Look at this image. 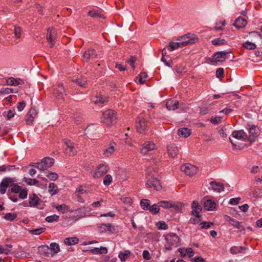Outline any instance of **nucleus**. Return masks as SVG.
<instances>
[{"label": "nucleus", "mask_w": 262, "mask_h": 262, "mask_svg": "<svg viewBox=\"0 0 262 262\" xmlns=\"http://www.w3.org/2000/svg\"><path fill=\"white\" fill-rule=\"evenodd\" d=\"M14 179L7 177L3 179L0 184V193L4 194L8 187H10L9 191L14 193H19L18 197L21 199L27 198L28 195V189L22 188V187L15 184Z\"/></svg>", "instance_id": "obj_1"}, {"label": "nucleus", "mask_w": 262, "mask_h": 262, "mask_svg": "<svg viewBox=\"0 0 262 262\" xmlns=\"http://www.w3.org/2000/svg\"><path fill=\"white\" fill-rule=\"evenodd\" d=\"M155 170L152 167L147 168L146 171V178L147 180L146 183L147 188L153 187L157 191L161 189L162 186L159 181L155 178Z\"/></svg>", "instance_id": "obj_2"}, {"label": "nucleus", "mask_w": 262, "mask_h": 262, "mask_svg": "<svg viewBox=\"0 0 262 262\" xmlns=\"http://www.w3.org/2000/svg\"><path fill=\"white\" fill-rule=\"evenodd\" d=\"M39 250L44 251V254L47 257L52 256L60 251L59 245L56 243H52L49 247L47 245H43L39 247Z\"/></svg>", "instance_id": "obj_3"}, {"label": "nucleus", "mask_w": 262, "mask_h": 262, "mask_svg": "<svg viewBox=\"0 0 262 262\" xmlns=\"http://www.w3.org/2000/svg\"><path fill=\"white\" fill-rule=\"evenodd\" d=\"M102 122L106 125H111L116 120L115 111L112 110H108L102 114Z\"/></svg>", "instance_id": "obj_4"}, {"label": "nucleus", "mask_w": 262, "mask_h": 262, "mask_svg": "<svg viewBox=\"0 0 262 262\" xmlns=\"http://www.w3.org/2000/svg\"><path fill=\"white\" fill-rule=\"evenodd\" d=\"M165 239L168 245V247H165V249L166 250H170L172 246L178 245L180 239L176 233H169L165 235Z\"/></svg>", "instance_id": "obj_5"}, {"label": "nucleus", "mask_w": 262, "mask_h": 262, "mask_svg": "<svg viewBox=\"0 0 262 262\" xmlns=\"http://www.w3.org/2000/svg\"><path fill=\"white\" fill-rule=\"evenodd\" d=\"M178 40L181 42L183 47H185L196 42L198 41V38L193 34H187L179 37Z\"/></svg>", "instance_id": "obj_6"}, {"label": "nucleus", "mask_w": 262, "mask_h": 262, "mask_svg": "<svg viewBox=\"0 0 262 262\" xmlns=\"http://www.w3.org/2000/svg\"><path fill=\"white\" fill-rule=\"evenodd\" d=\"M181 169L189 176L195 174L198 171V168L190 164H185L181 167Z\"/></svg>", "instance_id": "obj_7"}, {"label": "nucleus", "mask_w": 262, "mask_h": 262, "mask_svg": "<svg viewBox=\"0 0 262 262\" xmlns=\"http://www.w3.org/2000/svg\"><path fill=\"white\" fill-rule=\"evenodd\" d=\"M57 37L56 31L53 28H49L47 32V40L49 42L50 48H53L54 46Z\"/></svg>", "instance_id": "obj_8"}, {"label": "nucleus", "mask_w": 262, "mask_h": 262, "mask_svg": "<svg viewBox=\"0 0 262 262\" xmlns=\"http://www.w3.org/2000/svg\"><path fill=\"white\" fill-rule=\"evenodd\" d=\"M53 94L58 99H64L66 96V90L61 84H57L53 88Z\"/></svg>", "instance_id": "obj_9"}, {"label": "nucleus", "mask_w": 262, "mask_h": 262, "mask_svg": "<svg viewBox=\"0 0 262 262\" xmlns=\"http://www.w3.org/2000/svg\"><path fill=\"white\" fill-rule=\"evenodd\" d=\"M136 128L139 133L145 134L148 129L147 122L143 118L138 117L137 120Z\"/></svg>", "instance_id": "obj_10"}, {"label": "nucleus", "mask_w": 262, "mask_h": 262, "mask_svg": "<svg viewBox=\"0 0 262 262\" xmlns=\"http://www.w3.org/2000/svg\"><path fill=\"white\" fill-rule=\"evenodd\" d=\"M64 144L67 146L64 149L66 154L71 157L75 156L77 153V151L74 146L73 143L70 140L64 139Z\"/></svg>", "instance_id": "obj_11"}, {"label": "nucleus", "mask_w": 262, "mask_h": 262, "mask_svg": "<svg viewBox=\"0 0 262 262\" xmlns=\"http://www.w3.org/2000/svg\"><path fill=\"white\" fill-rule=\"evenodd\" d=\"M98 231L100 233H113L115 231V228L111 224H99L97 225Z\"/></svg>", "instance_id": "obj_12"}, {"label": "nucleus", "mask_w": 262, "mask_h": 262, "mask_svg": "<svg viewBox=\"0 0 262 262\" xmlns=\"http://www.w3.org/2000/svg\"><path fill=\"white\" fill-rule=\"evenodd\" d=\"M156 145L152 142L146 141L141 148V152L144 155L150 154L156 149Z\"/></svg>", "instance_id": "obj_13"}, {"label": "nucleus", "mask_w": 262, "mask_h": 262, "mask_svg": "<svg viewBox=\"0 0 262 262\" xmlns=\"http://www.w3.org/2000/svg\"><path fill=\"white\" fill-rule=\"evenodd\" d=\"M108 170V168L106 165L103 164H100L98 165L96 169L93 177L95 178H100L105 175Z\"/></svg>", "instance_id": "obj_14"}, {"label": "nucleus", "mask_w": 262, "mask_h": 262, "mask_svg": "<svg viewBox=\"0 0 262 262\" xmlns=\"http://www.w3.org/2000/svg\"><path fill=\"white\" fill-rule=\"evenodd\" d=\"M37 114V112L34 108L31 107L26 115L25 120L26 124L31 125L33 122L34 118Z\"/></svg>", "instance_id": "obj_15"}, {"label": "nucleus", "mask_w": 262, "mask_h": 262, "mask_svg": "<svg viewBox=\"0 0 262 262\" xmlns=\"http://www.w3.org/2000/svg\"><path fill=\"white\" fill-rule=\"evenodd\" d=\"M29 205L31 207H38L41 201V199L35 194L29 195Z\"/></svg>", "instance_id": "obj_16"}, {"label": "nucleus", "mask_w": 262, "mask_h": 262, "mask_svg": "<svg viewBox=\"0 0 262 262\" xmlns=\"http://www.w3.org/2000/svg\"><path fill=\"white\" fill-rule=\"evenodd\" d=\"M97 53L95 50L89 49L86 51L83 55V60L88 62L91 59H94L97 57Z\"/></svg>", "instance_id": "obj_17"}, {"label": "nucleus", "mask_w": 262, "mask_h": 262, "mask_svg": "<svg viewBox=\"0 0 262 262\" xmlns=\"http://www.w3.org/2000/svg\"><path fill=\"white\" fill-rule=\"evenodd\" d=\"M191 207L192 208L191 211L192 214L198 218H200L201 216L199 213L202 211V208L201 206L199 205V202L197 201H193Z\"/></svg>", "instance_id": "obj_18"}, {"label": "nucleus", "mask_w": 262, "mask_h": 262, "mask_svg": "<svg viewBox=\"0 0 262 262\" xmlns=\"http://www.w3.org/2000/svg\"><path fill=\"white\" fill-rule=\"evenodd\" d=\"M229 53V51H218L214 53V57L216 61L222 62L224 61L227 57V54Z\"/></svg>", "instance_id": "obj_19"}, {"label": "nucleus", "mask_w": 262, "mask_h": 262, "mask_svg": "<svg viewBox=\"0 0 262 262\" xmlns=\"http://www.w3.org/2000/svg\"><path fill=\"white\" fill-rule=\"evenodd\" d=\"M232 135L234 138L242 141H245L247 138V134L243 130L234 131Z\"/></svg>", "instance_id": "obj_20"}, {"label": "nucleus", "mask_w": 262, "mask_h": 262, "mask_svg": "<svg viewBox=\"0 0 262 262\" xmlns=\"http://www.w3.org/2000/svg\"><path fill=\"white\" fill-rule=\"evenodd\" d=\"M167 152L169 156L172 158H175L177 156L179 151V148L175 145L172 144L167 146Z\"/></svg>", "instance_id": "obj_21"}, {"label": "nucleus", "mask_w": 262, "mask_h": 262, "mask_svg": "<svg viewBox=\"0 0 262 262\" xmlns=\"http://www.w3.org/2000/svg\"><path fill=\"white\" fill-rule=\"evenodd\" d=\"M179 104L178 101L175 99H169L167 101L166 106L168 110L174 111L178 108Z\"/></svg>", "instance_id": "obj_22"}, {"label": "nucleus", "mask_w": 262, "mask_h": 262, "mask_svg": "<svg viewBox=\"0 0 262 262\" xmlns=\"http://www.w3.org/2000/svg\"><path fill=\"white\" fill-rule=\"evenodd\" d=\"M159 206L166 209L177 207L175 203L172 201H162L159 202Z\"/></svg>", "instance_id": "obj_23"}, {"label": "nucleus", "mask_w": 262, "mask_h": 262, "mask_svg": "<svg viewBox=\"0 0 262 262\" xmlns=\"http://www.w3.org/2000/svg\"><path fill=\"white\" fill-rule=\"evenodd\" d=\"M247 24V20L242 17L236 18L234 23V26L237 29L245 27Z\"/></svg>", "instance_id": "obj_24"}, {"label": "nucleus", "mask_w": 262, "mask_h": 262, "mask_svg": "<svg viewBox=\"0 0 262 262\" xmlns=\"http://www.w3.org/2000/svg\"><path fill=\"white\" fill-rule=\"evenodd\" d=\"M215 202L211 199H207L204 202V208L207 210H212L215 208Z\"/></svg>", "instance_id": "obj_25"}, {"label": "nucleus", "mask_w": 262, "mask_h": 262, "mask_svg": "<svg viewBox=\"0 0 262 262\" xmlns=\"http://www.w3.org/2000/svg\"><path fill=\"white\" fill-rule=\"evenodd\" d=\"M23 81L20 79H15L13 77L8 78L6 81V83L8 85H18L23 84Z\"/></svg>", "instance_id": "obj_26"}, {"label": "nucleus", "mask_w": 262, "mask_h": 262, "mask_svg": "<svg viewBox=\"0 0 262 262\" xmlns=\"http://www.w3.org/2000/svg\"><path fill=\"white\" fill-rule=\"evenodd\" d=\"M210 185L211 186L212 189L217 192H221L224 189V187L223 184H221L215 182H211Z\"/></svg>", "instance_id": "obj_27"}, {"label": "nucleus", "mask_w": 262, "mask_h": 262, "mask_svg": "<svg viewBox=\"0 0 262 262\" xmlns=\"http://www.w3.org/2000/svg\"><path fill=\"white\" fill-rule=\"evenodd\" d=\"M88 14L90 16L92 17H99L103 19L105 18V17L103 14H102L99 10H97L93 9L92 10H90Z\"/></svg>", "instance_id": "obj_28"}, {"label": "nucleus", "mask_w": 262, "mask_h": 262, "mask_svg": "<svg viewBox=\"0 0 262 262\" xmlns=\"http://www.w3.org/2000/svg\"><path fill=\"white\" fill-rule=\"evenodd\" d=\"M93 101L96 104L100 105L107 102L108 101V98L106 97L96 96Z\"/></svg>", "instance_id": "obj_29"}, {"label": "nucleus", "mask_w": 262, "mask_h": 262, "mask_svg": "<svg viewBox=\"0 0 262 262\" xmlns=\"http://www.w3.org/2000/svg\"><path fill=\"white\" fill-rule=\"evenodd\" d=\"M93 254H105L107 252V249L106 247H101L100 248H94L88 250Z\"/></svg>", "instance_id": "obj_30"}, {"label": "nucleus", "mask_w": 262, "mask_h": 262, "mask_svg": "<svg viewBox=\"0 0 262 262\" xmlns=\"http://www.w3.org/2000/svg\"><path fill=\"white\" fill-rule=\"evenodd\" d=\"M115 147L116 144L115 143L111 144L109 147H108L105 149L103 152V155L105 157H109L111 156L115 150Z\"/></svg>", "instance_id": "obj_31"}, {"label": "nucleus", "mask_w": 262, "mask_h": 262, "mask_svg": "<svg viewBox=\"0 0 262 262\" xmlns=\"http://www.w3.org/2000/svg\"><path fill=\"white\" fill-rule=\"evenodd\" d=\"M250 138H252L251 140L258 137L259 134V129L255 126L251 127L249 129Z\"/></svg>", "instance_id": "obj_32"}, {"label": "nucleus", "mask_w": 262, "mask_h": 262, "mask_svg": "<svg viewBox=\"0 0 262 262\" xmlns=\"http://www.w3.org/2000/svg\"><path fill=\"white\" fill-rule=\"evenodd\" d=\"M191 134L190 130L187 128H182L178 130V135L179 136L187 138Z\"/></svg>", "instance_id": "obj_33"}, {"label": "nucleus", "mask_w": 262, "mask_h": 262, "mask_svg": "<svg viewBox=\"0 0 262 262\" xmlns=\"http://www.w3.org/2000/svg\"><path fill=\"white\" fill-rule=\"evenodd\" d=\"M48 192L51 195L56 194L58 192L57 185L54 183H50L49 185Z\"/></svg>", "instance_id": "obj_34"}, {"label": "nucleus", "mask_w": 262, "mask_h": 262, "mask_svg": "<svg viewBox=\"0 0 262 262\" xmlns=\"http://www.w3.org/2000/svg\"><path fill=\"white\" fill-rule=\"evenodd\" d=\"M147 77V73L145 72H142L136 77V82L137 83L143 84L146 81Z\"/></svg>", "instance_id": "obj_35"}, {"label": "nucleus", "mask_w": 262, "mask_h": 262, "mask_svg": "<svg viewBox=\"0 0 262 262\" xmlns=\"http://www.w3.org/2000/svg\"><path fill=\"white\" fill-rule=\"evenodd\" d=\"M46 169L52 166L54 163V159L50 157H45L42 159Z\"/></svg>", "instance_id": "obj_36"}, {"label": "nucleus", "mask_w": 262, "mask_h": 262, "mask_svg": "<svg viewBox=\"0 0 262 262\" xmlns=\"http://www.w3.org/2000/svg\"><path fill=\"white\" fill-rule=\"evenodd\" d=\"M79 242V239L76 237H71L66 238L64 240V243L68 246L75 245Z\"/></svg>", "instance_id": "obj_37"}, {"label": "nucleus", "mask_w": 262, "mask_h": 262, "mask_svg": "<svg viewBox=\"0 0 262 262\" xmlns=\"http://www.w3.org/2000/svg\"><path fill=\"white\" fill-rule=\"evenodd\" d=\"M183 47L181 42L179 41L178 42H170L169 44L168 49L170 51H172L176 49H178L179 48Z\"/></svg>", "instance_id": "obj_38"}, {"label": "nucleus", "mask_w": 262, "mask_h": 262, "mask_svg": "<svg viewBox=\"0 0 262 262\" xmlns=\"http://www.w3.org/2000/svg\"><path fill=\"white\" fill-rule=\"evenodd\" d=\"M30 166L34 167L40 170L44 171L46 170V168L44 165V163L41 160L40 162L33 163L30 165Z\"/></svg>", "instance_id": "obj_39"}, {"label": "nucleus", "mask_w": 262, "mask_h": 262, "mask_svg": "<svg viewBox=\"0 0 262 262\" xmlns=\"http://www.w3.org/2000/svg\"><path fill=\"white\" fill-rule=\"evenodd\" d=\"M245 249V247L242 246H233L230 248V251L232 254H237L242 253V251Z\"/></svg>", "instance_id": "obj_40"}, {"label": "nucleus", "mask_w": 262, "mask_h": 262, "mask_svg": "<svg viewBox=\"0 0 262 262\" xmlns=\"http://www.w3.org/2000/svg\"><path fill=\"white\" fill-rule=\"evenodd\" d=\"M211 42L214 46H222L227 43L225 39L221 38H216L212 40Z\"/></svg>", "instance_id": "obj_41"}, {"label": "nucleus", "mask_w": 262, "mask_h": 262, "mask_svg": "<svg viewBox=\"0 0 262 262\" xmlns=\"http://www.w3.org/2000/svg\"><path fill=\"white\" fill-rule=\"evenodd\" d=\"M18 92V91L16 90H13L11 88H2L0 90V95H6L9 94L11 93H16Z\"/></svg>", "instance_id": "obj_42"}, {"label": "nucleus", "mask_w": 262, "mask_h": 262, "mask_svg": "<svg viewBox=\"0 0 262 262\" xmlns=\"http://www.w3.org/2000/svg\"><path fill=\"white\" fill-rule=\"evenodd\" d=\"M224 219L226 221L228 222L232 226L234 227L237 226L239 223L238 221L234 220L233 218H231L230 216L227 215H224Z\"/></svg>", "instance_id": "obj_43"}, {"label": "nucleus", "mask_w": 262, "mask_h": 262, "mask_svg": "<svg viewBox=\"0 0 262 262\" xmlns=\"http://www.w3.org/2000/svg\"><path fill=\"white\" fill-rule=\"evenodd\" d=\"M54 207L59 212L62 213H65L66 211L69 210L68 206L65 204L57 205L54 206Z\"/></svg>", "instance_id": "obj_44"}, {"label": "nucleus", "mask_w": 262, "mask_h": 262, "mask_svg": "<svg viewBox=\"0 0 262 262\" xmlns=\"http://www.w3.org/2000/svg\"><path fill=\"white\" fill-rule=\"evenodd\" d=\"M140 205L143 209L147 210L150 206V201L147 199H142L140 201Z\"/></svg>", "instance_id": "obj_45"}, {"label": "nucleus", "mask_w": 262, "mask_h": 262, "mask_svg": "<svg viewBox=\"0 0 262 262\" xmlns=\"http://www.w3.org/2000/svg\"><path fill=\"white\" fill-rule=\"evenodd\" d=\"M15 38L17 39L20 38L21 35V28L15 25L14 26V31H13Z\"/></svg>", "instance_id": "obj_46"}, {"label": "nucleus", "mask_w": 262, "mask_h": 262, "mask_svg": "<svg viewBox=\"0 0 262 262\" xmlns=\"http://www.w3.org/2000/svg\"><path fill=\"white\" fill-rule=\"evenodd\" d=\"M130 254V251L125 250L124 252L120 253L118 256L122 261H125L127 259Z\"/></svg>", "instance_id": "obj_47"}, {"label": "nucleus", "mask_w": 262, "mask_h": 262, "mask_svg": "<svg viewBox=\"0 0 262 262\" xmlns=\"http://www.w3.org/2000/svg\"><path fill=\"white\" fill-rule=\"evenodd\" d=\"M229 127L228 125L224 127H222L219 130V134L220 136L223 138H226L227 136V135L229 134V131L228 130V128Z\"/></svg>", "instance_id": "obj_48"}, {"label": "nucleus", "mask_w": 262, "mask_h": 262, "mask_svg": "<svg viewBox=\"0 0 262 262\" xmlns=\"http://www.w3.org/2000/svg\"><path fill=\"white\" fill-rule=\"evenodd\" d=\"M156 227L159 230H166L168 228L167 224L162 221L158 222L156 224Z\"/></svg>", "instance_id": "obj_49"}, {"label": "nucleus", "mask_w": 262, "mask_h": 262, "mask_svg": "<svg viewBox=\"0 0 262 262\" xmlns=\"http://www.w3.org/2000/svg\"><path fill=\"white\" fill-rule=\"evenodd\" d=\"M59 216L54 214L52 215L48 216L46 217V221L49 223H52L54 222H58L59 221Z\"/></svg>", "instance_id": "obj_50"}, {"label": "nucleus", "mask_w": 262, "mask_h": 262, "mask_svg": "<svg viewBox=\"0 0 262 262\" xmlns=\"http://www.w3.org/2000/svg\"><path fill=\"white\" fill-rule=\"evenodd\" d=\"M148 210L150 211V212L154 214L158 213L160 210L159 203L158 204H154L151 206H150Z\"/></svg>", "instance_id": "obj_51"}, {"label": "nucleus", "mask_w": 262, "mask_h": 262, "mask_svg": "<svg viewBox=\"0 0 262 262\" xmlns=\"http://www.w3.org/2000/svg\"><path fill=\"white\" fill-rule=\"evenodd\" d=\"M46 230V228H39L35 229H32L29 230V232L33 235H39L45 232Z\"/></svg>", "instance_id": "obj_52"}, {"label": "nucleus", "mask_w": 262, "mask_h": 262, "mask_svg": "<svg viewBox=\"0 0 262 262\" xmlns=\"http://www.w3.org/2000/svg\"><path fill=\"white\" fill-rule=\"evenodd\" d=\"M243 47L248 50H254L256 48V46L252 42L246 41L243 44Z\"/></svg>", "instance_id": "obj_53"}, {"label": "nucleus", "mask_w": 262, "mask_h": 262, "mask_svg": "<svg viewBox=\"0 0 262 262\" xmlns=\"http://www.w3.org/2000/svg\"><path fill=\"white\" fill-rule=\"evenodd\" d=\"M24 181L29 185H36L38 184V181L35 179L31 178H24Z\"/></svg>", "instance_id": "obj_54"}, {"label": "nucleus", "mask_w": 262, "mask_h": 262, "mask_svg": "<svg viewBox=\"0 0 262 262\" xmlns=\"http://www.w3.org/2000/svg\"><path fill=\"white\" fill-rule=\"evenodd\" d=\"M46 177L51 181H55L58 179L59 176L56 172H50L46 174Z\"/></svg>", "instance_id": "obj_55"}, {"label": "nucleus", "mask_w": 262, "mask_h": 262, "mask_svg": "<svg viewBox=\"0 0 262 262\" xmlns=\"http://www.w3.org/2000/svg\"><path fill=\"white\" fill-rule=\"evenodd\" d=\"M17 217V215L14 213H7L5 214L4 218L9 221H13Z\"/></svg>", "instance_id": "obj_56"}, {"label": "nucleus", "mask_w": 262, "mask_h": 262, "mask_svg": "<svg viewBox=\"0 0 262 262\" xmlns=\"http://www.w3.org/2000/svg\"><path fill=\"white\" fill-rule=\"evenodd\" d=\"M137 60V58L135 56H130V58L127 60L126 62L129 64L133 70L135 69V63Z\"/></svg>", "instance_id": "obj_57"}, {"label": "nucleus", "mask_w": 262, "mask_h": 262, "mask_svg": "<svg viewBox=\"0 0 262 262\" xmlns=\"http://www.w3.org/2000/svg\"><path fill=\"white\" fill-rule=\"evenodd\" d=\"M112 180H113L112 177L110 174H107L104 178L103 184L105 186H108L110 185V184L112 182Z\"/></svg>", "instance_id": "obj_58"}, {"label": "nucleus", "mask_w": 262, "mask_h": 262, "mask_svg": "<svg viewBox=\"0 0 262 262\" xmlns=\"http://www.w3.org/2000/svg\"><path fill=\"white\" fill-rule=\"evenodd\" d=\"M73 81L81 87L84 86L86 83V81L84 79H73Z\"/></svg>", "instance_id": "obj_59"}, {"label": "nucleus", "mask_w": 262, "mask_h": 262, "mask_svg": "<svg viewBox=\"0 0 262 262\" xmlns=\"http://www.w3.org/2000/svg\"><path fill=\"white\" fill-rule=\"evenodd\" d=\"M222 118L219 116H215L210 119V121L214 124H217L221 122Z\"/></svg>", "instance_id": "obj_60"}, {"label": "nucleus", "mask_w": 262, "mask_h": 262, "mask_svg": "<svg viewBox=\"0 0 262 262\" xmlns=\"http://www.w3.org/2000/svg\"><path fill=\"white\" fill-rule=\"evenodd\" d=\"M103 202H104V200L101 198L98 201L94 202L92 204V206L94 208L100 207L102 206Z\"/></svg>", "instance_id": "obj_61"}, {"label": "nucleus", "mask_w": 262, "mask_h": 262, "mask_svg": "<svg viewBox=\"0 0 262 262\" xmlns=\"http://www.w3.org/2000/svg\"><path fill=\"white\" fill-rule=\"evenodd\" d=\"M89 192V190L84 189L81 186L77 188L75 193H79V194L87 193Z\"/></svg>", "instance_id": "obj_62"}, {"label": "nucleus", "mask_w": 262, "mask_h": 262, "mask_svg": "<svg viewBox=\"0 0 262 262\" xmlns=\"http://www.w3.org/2000/svg\"><path fill=\"white\" fill-rule=\"evenodd\" d=\"M201 225H202V228L208 229L213 225V223L211 222H203L201 223Z\"/></svg>", "instance_id": "obj_63"}, {"label": "nucleus", "mask_w": 262, "mask_h": 262, "mask_svg": "<svg viewBox=\"0 0 262 262\" xmlns=\"http://www.w3.org/2000/svg\"><path fill=\"white\" fill-rule=\"evenodd\" d=\"M186 254L188 255L189 257H192L194 254L193 250L191 248H188L185 249Z\"/></svg>", "instance_id": "obj_64"}]
</instances>
